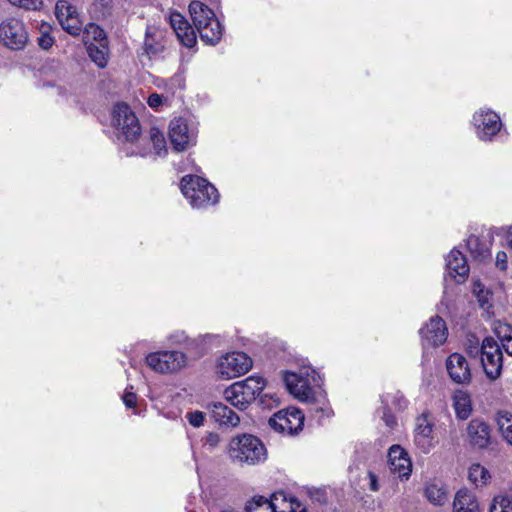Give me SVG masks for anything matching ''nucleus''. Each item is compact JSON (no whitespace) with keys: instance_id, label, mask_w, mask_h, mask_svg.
I'll list each match as a JSON object with an SVG mask.
<instances>
[{"instance_id":"nucleus-1","label":"nucleus","mask_w":512,"mask_h":512,"mask_svg":"<svg viewBox=\"0 0 512 512\" xmlns=\"http://www.w3.org/2000/svg\"><path fill=\"white\" fill-rule=\"evenodd\" d=\"M189 12L194 26L204 42L215 45L221 40L223 27L213 10L200 1H192L189 4Z\"/></svg>"},{"instance_id":"nucleus-2","label":"nucleus","mask_w":512,"mask_h":512,"mask_svg":"<svg viewBox=\"0 0 512 512\" xmlns=\"http://www.w3.org/2000/svg\"><path fill=\"white\" fill-rule=\"evenodd\" d=\"M229 453L234 462L247 465L259 464L264 462L267 457V451L262 441L251 434L233 437Z\"/></svg>"},{"instance_id":"nucleus-3","label":"nucleus","mask_w":512,"mask_h":512,"mask_svg":"<svg viewBox=\"0 0 512 512\" xmlns=\"http://www.w3.org/2000/svg\"><path fill=\"white\" fill-rule=\"evenodd\" d=\"M181 191L195 208L214 205L219 200L217 189L206 179L199 176H184L181 180Z\"/></svg>"},{"instance_id":"nucleus-4","label":"nucleus","mask_w":512,"mask_h":512,"mask_svg":"<svg viewBox=\"0 0 512 512\" xmlns=\"http://www.w3.org/2000/svg\"><path fill=\"white\" fill-rule=\"evenodd\" d=\"M266 383L262 377L250 376L224 390V398L234 407L244 410L263 391Z\"/></svg>"},{"instance_id":"nucleus-5","label":"nucleus","mask_w":512,"mask_h":512,"mask_svg":"<svg viewBox=\"0 0 512 512\" xmlns=\"http://www.w3.org/2000/svg\"><path fill=\"white\" fill-rule=\"evenodd\" d=\"M112 125L117 138L126 142H135L141 136V126L132 109L125 103H118L112 112Z\"/></svg>"},{"instance_id":"nucleus-6","label":"nucleus","mask_w":512,"mask_h":512,"mask_svg":"<svg viewBox=\"0 0 512 512\" xmlns=\"http://www.w3.org/2000/svg\"><path fill=\"white\" fill-rule=\"evenodd\" d=\"M481 364L487 378L494 381L501 376L503 354L501 347L492 337H485L481 343Z\"/></svg>"},{"instance_id":"nucleus-7","label":"nucleus","mask_w":512,"mask_h":512,"mask_svg":"<svg viewBox=\"0 0 512 512\" xmlns=\"http://www.w3.org/2000/svg\"><path fill=\"white\" fill-rule=\"evenodd\" d=\"M304 415L297 408H287L276 412L270 419V427L282 434H298L304 425Z\"/></svg>"},{"instance_id":"nucleus-8","label":"nucleus","mask_w":512,"mask_h":512,"mask_svg":"<svg viewBox=\"0 0 512 512\" xmlns=\"http://www.w3.org/2000/svg\"><path fill=\"white\" fill-rule=\"evenodd\" d=\"M147 365L158 373H173L186 366V355L179 351H159L146 357Z\"/></svg>"},{"instance_id":"nucleus-9","label":"nucleus","mask_w":512,"mask_h":512,"mask_svg":"<svg viewBox=\"0 0 512 512\" xmlns=\"http://www.w3.org/2000/svg\"><path fill=\"white\" fill-rule=\"evenodd\" d=\"M252 365L251 358L243 352L227 353L219 358L217 373L223 378L232 379L247 373Z\"/></svg>"},{"instance_id":"nucleus-10","label":"nucleus","mask_w":512,"mask_h":512,"mask_svg":"<svg viewBox=\"0 0 512 512\" xmlns=\"http://www.w3.org/2000/svg\"><path fill=\"white\" fill-rule=\"evenodd\" d=\"M28 40L24 24L15 18H10L0 24V41L10 49H22Z\"/></svg>"},{"instance_id":"nucleus-11","label":"nucleus","mask_w":512,"mask_h":512,"mask_svg":"<svg viewBox=\"0 0 512 512\" xmlns=\"http://www.w3.org/2000/svg\"><path fill=\"white\" fill-rule=\"evenodd\" d=\"M423 346L437 347L447 340L448 329L445 321L439 316H433L429 322L420 329Z\"/></svg>"},{"instance_id":"nucleus-12","label":"nucleus","mask_w":512,"mask_h":512,"mask_svg":"<svg viewBox=\"0 0 512 512\" xmlns=\"http://www.w3.org/2000/svg\"><path fill=\"white\" fill-rule=\"evenodd\" d=\"M55 15L62 28L71 35H79L82 30V22L79 19L76 8L67 0H59L56 3Z\"/></svg>"},{"instance_id":"nucleus-13","label":"nucleus","mask_w":512,"mask_h":512,"mask_svg":"<svg viewBox=\"0 0 512 512\" xmlns=\"http://www.w3.org/2000/svg\"><path fill=\"white\" fill-rule=\"evenodd\" d=\"M433 429L434 421L429 413H422L416 418L414 441L424 453H428L433 447Z\"/></svg>"},{"instance_id":"nucleus-14","label":"nucleus","mask_w":512,"mask_h":512,"mask_svg":"<svg viewBox=\"0 0 512 512\" xmlns=\"http://www.w3.org/2000/svg\"><path fill=\"white\" fill-rule=\"evenodd\" d=\"M446 369L449 377L456 384H469L472 379L467 359L459 353L451 354L446 360Z\"/></svg>"},{"instance_id":"nucleus-15","label":"nucleus","mask_w":512,"mask_h":512,"mask_svg":"<svg viewBox=\"0 0 512 512\" xmlns=\"http://www.w3.org/2000/svg\"><path fill=\"white\" fill-rule=\"evenodd\" d=\"M169 138L175 150L184 151L193 142L194 134L183 118H175L169 124Z\"/></svg>"},{"instance_id":"nucleus-16","label":"nucleus","mask_w":512,"mask_h":512,"mask_svg":"<svg viewBox=\"0 0 512 512\" xmlns=\"http://www.w3.org/2000/svg\"><path fill=\"white\" fill-rule=\"evenodd\" d=\"M474 121L481 139L489 140L501 129L500 117L493 111L480 110L474 115Z\"/></svg>"},{"instance_id":"nucleus-17","label":"nucleus","mask_w":512,"mask_h":512,"mask_svg":"<svg viewBox=\"0 0 512 512\" xmlns=\"http://www.w3.org/2000/svg\"><path fill=\"white\" fill-rule=\"evenodd\" d=\"M388 463L390 471L399 478L408 479L412 472V463L408 454L398 445H394L388 452Z\"/></svg>"},{"instance_id":"nucleus-18","label":"nucleus","mask_w":512,"mask_h":512,"mask_svg":"<svg viewBox=\"0 0 512 512\" xmlns=\"http://www.w3.org/2000/svg\"><path fill=\"white\" fill-rule=\"evenodd\" d=\"M466 431L469 442L473 447L484 449L490 444L491 430L489 425L482 419H472L468 423Z\"/></svg>"},{"instance_id":"nucleus-19","label":"nucleus","mask_w":512,"mask_h":512,"mask_svg":"<svg viewBox=\"0 0 512 512\" xmlns=\"http://www.w3.org/2000/svg\"><path fill=\"white\" fill-rule=\"evenodd\" d=\"M170 24L178 39L186 47H193L196 43V34L192 26L180 13H172L169 17Z\"/></svg>"},{"instance_id":"nucleus-20","label":"nucleus","mask_w":512,"mask_h":512,"mask_svg":"<svg viewBox=\"0 0 512 512\" xmlns=\"http://www.w3.org/2000/svg\"><path fill=\"white\" fill-rule=\"evenodd\" d=\"M284 382L291 394L301 401H308L312 396V389L308 384V380L297 375L296 373L286 372Z\"/></svg>"},{"instance_id":"nucleus-21","label":"nucleus","mask_w":512,"mask_h":512,"mask_svg":"<svg viewBox=\"0 0 512 512\" xmlns=\"http://www.w3.org/2000/svg\"><path fill=\"white\" fill-rule=\"evenodd\" d=\"M279 498H281L283 504H287L282 493L273 494L270 500L262 496L254 497L246 503L244 512H286L277 504Z\"/></svg>"},{"instance_id":"nucleus-22","label":"nucleus","mask_w":512,"mask_h":512,"mask_svg":"<svg viewBox=\"0 0 512 512\" xmlns=\"http://www.w3.org/2000/svg\"><path fill=\"white\" fill-rule=\"evenodd\" d=\"M213 419L220 425L236 427L239 422V416L229 407L221 402H213L208 405Z\"/></svg>"},{"instance_id":"nucleus-23","label":"nucleus","mask_w":512,"mask_h":512,"mask_svg":"<svg viewBox=\"0 0 512 512\" xmlns=\"http://www.w3.org/2000/svg\"><path fill=\"white\" fill-rule=\"evenodd\" d=\"M446 261L449 274L452 277L459 276L464 279L468 276L469 266L465 256L459 250H451Z\"/></svg>"},{"instance_id":"nucleus-24","label":"nucleus","mask_w":512,"mask_h":512,"mask_svg":"<svg viewBox=\"0 0 512 512\" xmlns=\"http://www.w3.org/2000/svg\"><path fill=\"white\" fill-rule=\"evenodd\" d=\"M453 512H480L476 497L466 489L459 490L453 501Z\"/></svg>"},{"instance_id":"nucleus-25","label":"nucleus","mask_w":512,"mask_h":512,"mask_svg":"<svg viewBox=\"0 0 512 512\" xmlns=\"http://www.w3.org/2000/svg\"><path fill=\"white\" fill-rule=\"evenodd\" d=\"M453 407L458 419H468L472 412V402L470 395L466 391L456 390L453 395Z\"/></svg>"},{"instance_id":"nucleus-26","label":"nucleus","mask_w":512,"mask_h":512,"mask_svg":"<svg viewBox=\"0 0 512 512\" xmlns=\"http://www.w3.org/2000/svg\"><path fill=\"white\" fill-rule=\"evenodd\" d=\"M424 495L435 506H443L448 501L446 489L436 483L427 484L424 489Z\"/></svg>"},{"instance_id":"nucleus-27","label":"nucleus","mask_w":512,"mask_h":512,"mask_svg":"<svg viewBox=\"0 0 512 512\" xmlns=\"http://www.w3.org/2000/svg\"><path fill=\"white\" fill-rule=\"evenodd\" d=\"M87 44V52L91 60L100 68H104L107 65V55H108V46L107 43H88Z\"/></svg>"},{"instance_id":"nucleus-28","label":"nucleus","mask_w":512,"mask_h":512,"mask_svg":"<svg viewBox=\"0 0 512 512\" xmlns=\"http://www.w3.org/2000/svg\"><path fill=\"white\" fill-rule=\"evenodd\" d=\"M496 421L501 434L512 445V415L508 412H498Z\"/></svg>"},{"instance_id":"nucleus-29","label":"nucleus","mask_w":512,"mask_h":512,"mask_svg":"<svg viewBox=\"0 0 512 512\" xmlns=\"http://www.w3.org/2000/svg\"><path fill=\"white\" fill-rule=\"evenodd\" d=\"M469 480L476 486L487 484L490 479L489 471L482 465L476 463L471 465L468 473Z\"/></svg>"},{"instance_id":"nucleus-30","label":"nucleus","mask_w":512,"mask_h":512,"mask_svg":"<svg viewBox=\"0 0 512 512\" xmlns=\"http://www.w3.org/2000/svg\"><path fill=\"white\" fill-rule=\"evenodd\" d=\"M466 245L472 256L475 258H483L488 252L486 244L483 243L476 235H470L467 238Z\"/></svg>"},{"instance_id":"nucleus-31","label":"nucleus","mask_w":512,"mask_h":512,"mask_svg":"<svg viewBox=\"0 0 512 512\" xmlns=\"http://www.w3.org/2000/svg\"><path fill=\"white\" fill-rule=\"evenodd\" d=\"M150 141L153 144L155 153L158 156L165 155L167 153L166 149V141L164 138L163 133L158 128H151L150 129Z\"/></svg>"},{"instance_id":"nucleus-32","label":"nucleus","mask_w":512,"mask_h":512,"mask_svg":"<svg viewBox=\"0 0 512 512\" xmlns=\"http://www.w3.org/2000/svg\"><path fill=\"white\" fill-rule=\"evenodd\" d=\"M490 512H512V496L495 497Z\"/></svg>"},{"instance_id":"nucleus-33","label":"nucleus","mask_w":512,"mask_h":512,"mask_svg":"<svg viewBox=\"0 0 512 512\" xmlns=\"http://www.w3.org/2000/svg\"><path fill=\"white\" fill-rule=\"evenodd\" d=\"M85 33L88 41L92 37L97 42L96 44L107 43L104 30L96 24L90 23L87 25Z\"/></svg>"},{"instance_id":"nucleus-34","label":"nucleus","mask_w":512,"mask_h":512,"mask_svg":"<svg viewBox=\"0 0 512 512\" xmlns=\"http://www.w3.org/2000/svg\"><path fill=\"white\" fill-rule=\"evenodd\" d=\"M493 331L501 344L512 338V326L507 323L498 322L494 325Z\"/></svg>"},{"instance_id":"nucleus-35","label":"nucleus","mask_w":512,"mask_h":512,"mask_svg":"<svg viewBox=\"0 0 512 512\" xmlns=\"http://www.w3.org/2000/svg\"><path fill=\"white\" fill-rule=\"evenodd\" d=\"M12 5L26 10H37L42 5V0H8Z\"/></svg>"},{"instance_id":"nucleus-36","label":"nucleus","mask_w":512,"mask_h":512,"mask_svg":"<svg viewBox=\"0 0 512 512\" xmlns=\"http://www.w3.org/2000/svg\"><path fill=\"white\" fill-rule=\"evenodd\" d=\"M466 351L471 357H478L481 353V345L476 337L471 336L466 343Z\"/></svg>"},{"instance_id":"nucleus-37","label":"nucleus","mask_w":512,"mask_h":512,"mask_svg":"<svg viewBox=\"0 0 512 512\" xmlns=\"http://www.w3.org/2000/svg\"><path fill=\"white\" fill-rule=\"evenodd\" d=\"M189 423L194 427H200L204 423L205 415L201 411H194L187 415Z\"/></svg>"},{"instance_id":"nucleus-38","label":"nucleus","mask_w":512,"mask_h":512,"mask_svg":"<svg viewBox=\"0 0 512 512\" xmlns=\"http://www.w3.org/2000/svg\"><path fill=\"white\" fill-rule=\"evenodd\" d=\"M38 44L42 49L48 50L54 44V38L48 32H42L38 38Z\"/></svg>"},{"instance_id":"nucleus-39","label":"nucleus","mask_w":512,"mask_h":512,"mask_svg":"<svg viewBox=\"0 0 512 512\" xmlns=\"http://www.w3.org/2000/svg\"><path fill=\"white\" fill-rule=\"evenodd\" d=\"M164 100H166V98H164L162 95L153 93L148 97L147 103L151 108H157L163 103Z\"/></svg>"},{"instance_id":"nucleus-40","label":"nucleus","mask_w":512,"mask_h":512,"mask_svg":"<svg viewBox=\"0 0 512 512\" xmlns=\"http://www.w3.org/2000/svg\"><path fill=\"white\" fill-rule=\"evenodd\" d=\"M507 254L504 251H499L496 255V266L504 271L507 269Z\"/></svg>"},{"instance_id":"nucleus-41","label":"nucleus","mask_w":512,"mask_h":512,"mask_svg":"<svg viewBox=\"0 0 512 512\" xmlns=\"http://www.w3.org/2000/svg\"><path fill=\"white\" fill-rule=\"evenodd\" d=\"M123 402L128 408H133L137 404V395L133 392H126L123 395Z\"/></svg>"},{"instance_id":"nucleus-42","label":"nucleus","mask_w":512,"mask_h":512,"mask_svg":"<svg viewBox=\"0 0 512 512\" xmlns=\"http://www.w3.org/2000/svg\"><path fill=\"white\" fill-rule=\"evenodd\" d=\"M393 405H395L398 409H403L407 406V401L404 396L400 392H396L393 396L392 400Z\"/></svg>"},{"instance_id":"nucleus-43","label":"nucleus","mask_w":512,"mask_h":512,"mask_svg":"<svg viewBox=\"0 0 512 512\" xmlns=\"http://www.w3.org/2000/svg\"><path fill=\"white\" fill-rule=\"evenodd\" d=\"M220 442V437L216 433H208L205 438V444L210 446L211 448H215Z\"/></svg>"},{"instance_id":"nucleus-44","label":"nucleus","mask_w":512,"mask_h":512,"mask_svg":"<svg viewBox=\"0 0 512 512\" xmlns=\"http://www.w3.org/2000/svg\"><path fill=\"white\" fill-rule=\"evenodd\" d=\"M368 478L370 480V483H369L370 490L377 492L380 488L377 476L372 471H369Z\"/></svg>"},{"instance_id":"nucleus-45","label":"nucleus","mask_w":512,"mask_h":512,"mask_svg":"<svg viewBox=\"0 0 512 512\" xmlns=\"http://www.w3.org/2000/svg\"><path fill=\"white\" fill-rule=\"evenodd\" d=\"M383 420L386 423V425L389 427H393L396 424L395 417L389 411L384 412Z\"/></svg>"},{"instance_id":"nucleus-46","label":"nucleus","mask_w":512,"mask_h":512,"mask_svg":"<svg viewBox=\"0 0 512 512\" xmlns=\"http://www.w3.org/2000/svg\"><path fill=\"white\" fill-rule=\"evenodd\" d=\"M502 347L508 355L512 356V338L504 342Z\"/></svg>"},{"instance_id":"nucleus-47","label":"nucleus","mask_w":512,"mask_h":512,"mask_svg":"<svg viewBox=\"0 0 512 512\" xmlns=\"http://www.w3.org/2000/svg\"><path fill=\"white\" fill-rule=\"evenodd\" d=\"M290 511L289 512H306L305 508H302L299 503L296 504V507L293 506V503H289Z\"/></svg>"},{"instance_id":"nucleus-48","label":"nucleus","mask_w":512,"mask_h":512,"mask_svg":"<svg viewBox=\"0 0 512 512\" xmlns=\"http://www.w3.org/2000/svg\"><path fill=\"white\" fill-rule=\"evenodd\" d=\"M507 238H508V241L512 247V225L509 227V230L507 232Z\"/></svg>"},{"instance_id":"nucleus-49","label":"nucleus","mask_w":512,"mask_h":512,"mask_svg":"<svg viewBox=\"0 0 512 512\" xmlns=\"http://www.w3.org/2000/svg\"><path fill=\"white\" fill-rule=\"evenodd\" d=\"M389 402V394L382 396V403L387 405Z\"/></svg>"}]
</instances>
